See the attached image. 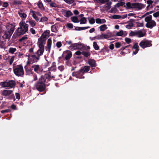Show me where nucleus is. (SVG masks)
Wrapping results in <instances>:
<instances>
[{
    "label": "nucleus",
    "instance_id": "obj_1",
    "mask_svg": "<svg viewBox=\"0 0 159 159\" xmlns=\"http://www.w3.org/2000/svg\"><path fill=\"white\" fill-rule=\"evenodd\" d=\"M51 73L42 75L35 84L36 89L39 92H44L46 89V84L51 80Z\"/></svg>",
    "mask_w": 159,
    "mask_h": 159
},
{
    "label": "nucleus",
    "instance_id": "obj_2",
    "mask_svg": "<svg viewBox=\"0 0 159 159\" xmlns=\"http://www.w3.org/2000/svg\"><path fill=\"white\" fill-rule=\"evenodd\" d=\"M19 27L18 28L13 34L12 39H16L20 36L23 35L28 31L29 25L25 21H21L19 24Z\"/></svg>",
    "mask_w": 159,
    "mask_h": 159
},
{
    "label": "nucleus",
    "instance_id": "obj_3",
    "mask_svg": "<svg viewBox=\"0 0 159 159\" xmlns=\"http://www.w3.org/2000/svg\"><path fill=\"white\" fill-rule=\"evenodd\" d=\"M15 23L11 24L8 25V28L6 30L1 31L0 34L2 38L4 39H10L15 29Z\"/></svg>",
    "mask_w": 159,
    "mask_h": 159
},
{
    "label": "nucleus",
    "instance_id": "obj_4",
    "mask_svg": "<svg viewBox=\"0 0 159 159\" xmlns=\"http://www.w3.org/2000/svg\"><path fill=\"white\" fill-rule=\"evenodd\" d=\"M0 85L2 87L9 88H14L16 85V82L13 80H10L8 82L4 81L0 83Z\"/></svg>",
    "mask_w": 159,
    "mask_h": 159
},
{
    "label": "nucleus",
    "instance_id": "obj_5",
    "mask_svg": "<svg viewBox=\"0 0 159 159\" xmlns=\"http://www.w3.org/2000/svg\"><path fill=\"white\" fill-rule=\"evenodd\" d=\"M13 71L15 74L17 76H22L24 74L23 67L21 65L16 66L14 68Z\"/></svg>",
    "mask_w": 159,
    "mask_h": 159
},
{
    "label": "nucleus",
    "instance_id": "obj_6",
    "mask_svg": "<svg viewBox=\"0 0 159 159\" xmlns=\"http://www.w3.org/2000/svg\"><path fill=\"white\" fill-rule=\"evenodd\" d=\"M71 52L68 50L64 51L61 57L66 60H69L72 56Z\"/></svg>",
    "mask_w": 159,
    "mask_h": 159
},
{
    "label": "nucleus",
    "instance_id": "obj_7",
    "mask_svg": "<svg viewBox=\"0 0 159 159\" xmlns=\"http://www.w3.org/2000/svg\"><path fill=\"white\" fill-rule=\"evenodd\" d=\"M83 74H84L82 72V70L80 69L79 71L73 72L72 74V75L77 78L84 79L85 77L83 76Z\"/></svg>",
    "mask_w": 159,
    "mask_h": 159
},
{
    "label": "nucleus",
    "instance_id": "obj_8",
    "mask_svg": "<svg viewBox=\"0 0 159 159\" xmlns=\"http://www.w3.org/2000/svg\"><path fill=\"white\" fill-rule=\"evenodd\" d=\"M139 45L142 48H144L146 47H150L152 44L148 41L142 40L140 43Z\"/></svg>",
    "mask_w": 159,
    "mask_h": 159
},
{
    "label": "nucleus",
    "instance_id": "obj_9",
    "mask_svg": "<svg viewBox=\"0 0 159 159\" xmlns=\"http://www.w3.org/2000/svg\"><path fill=\"white\" fill-rule=\"evenodd\" d=\"M32 67L34 68V71L37 74L41 73L43 71V69L40 67L39 65H33Z\"/></svg>",
    "mask_w": 159,
    "mask_h": 159
},
{
    "label": "nucleus",
    "instance_id": "obj_10",
    "mask_svg": "<svg viewBox=\"0 0 159 159\" xmlns=\"http://www.w3.org/2000/svg\"><path fill=\"white\" fill-rule=\"evenodd\" d=\"M156 22L153 20L148 22L146 25V26L149 28L152 29L153 27L156 26Z\"/></svg>",
    "mask_w": 159,
    "mask_h": 159
},
{
    "label": "nucleus",
    "instance_id": "obj_11",
    "mask_svg": "<svg viewBox=\"0 0 159 159\" xmlns=\"http://www.w3.org/2000/svg\"><path fill=\"white\" fill-rule=\"evenodd\" d=\"M52 43V41L51 38L49 39L48 40L47 46V47L46 48V50H47V49H48V51L49 52H50V51Z\"/></svg>",
    "mask_w": 159,
    "mask_h": 159
},
{
    "label": "nucleus",
    "instance_id": "obj_12",
    "mask_svg": "<svg viewBox=\"0 0 159 159\" xmlns=\"http://www.w3.org/2000/svg\"><path fill=\"white\" fill-rule=\"evenodd\" d=\"M88 64L92 67H95L96 66V61L94 59H89L88 61Z\"/></svg>",
    "mask_w": 159,
    "mask_h": 159
},
{
    "label": "nucleus",
    "instance_id": "obj_13",
    "mask_svg": "<svg viewBox=\"0 0 159 159\" xmlns=\"http://www.w3.org/2000/svg\"><path fill=\"white\" fill-rule=\"evenodd\" d=\"M31 59H32V63L37 62L39 60L40 57L37 56L36 57L35 55H32L31 56Z\"/></svg>",
    "mask_w": 159,
    "mask_h": 159
},
{
    "label": "nucleus",
    "instance_id": "obj_14",
    "mask_svg": "<svg viewBox=\"0 0 159 159\" xmlns=\"http://www.w3.org/2000/svg\"><path fill=\"white\" fill-rule=\"evenodd\" d=\"M18 13L20 16L24 19H25L27 17V15L23 12V11L21 9L18 11Z\"/></svg>",
    "mask_w": 159,
    "mask_h": 159
},
{
    "label": "nucleus",
    "instance_id": "obj_15",
    "mask_svg": "<svg viewBox=\"0 0 159 159\" xmlns=\"http://www.w3.org/2000/svg\"><path fill=\"white\" fill-rule=\"evenodd\" d=\"M25 71L26 73L29 75L33 74V72L32 71V70L31 69L28 68L27 66H25L24 67Z\"/></svg>",
    "mask_w": 159,
    "mask_h": 159
},
{
    "label": "nucleus",
    "instance_id": "obj_16",
    "mask_svg": "<svg viewBox=\"0 0 159 159\" xmlns=\"http://www.w3.org/2000/svg\"><path fill=\"white\" fill-rule=\"evenodd\" d=\"M145 5L141 3L137 2L136 9L140 10L145 7Z\"/></svg>",
    "mask_w": 159,
    "mask_h": 159
},
{
    "label": "nucleus",
    "instance_id": "obj_17",
    "mask_svg": "<svg viewBox=\"0 0 159 159\" xmlns=\"http://www.w3.org/2000/svg\"><path fill=\"white\" fill-rule=\"evenodd\" d=\"M146 34V33H143L141 30L137 31V36L139 38L145 36Z\"/></svg>",
    "mask_w": 159,
    "mask_h": 159
},
{
    "label": "nucleus",
    "instance_id": "obj_18",
    "mask_svg": "<svg viewBox=\"0 0 159 159\" xmlns=\"http://www.w3.org/2000/svg\"><path fill=\"white\" fill-rule=\"evenodd\" d=\"M12 91L10 90H4L2 92V95L7 96L11 94Z\"/></svg>",
    "mask_w": 159,
    "mask_h": 159
},
{
    "label": "nucleus",
    "instance_id": "obj_19",
    "mask_svg": "<svg viewBox=\"0 0 159 159\" xmlns=\"http://www.w3.org/2000/svg\"><path fill=\"white\" fill-rule=\"evenodd\" d=\"M56 63L55 62H53L52 64V66L51 67H50L48 68V71H52L56 70ZM49 72H50L51 73V72L50 71H49L48 74L49 73Z\"/></svg>",
    "mask_w": 159,
    "mask_h": 159
},
{
    "label": "nucleus",
    "instance_id": "obj_20",
    "mask_svg": "<svg viewBox=\"0 0 159 159\" xmlns=\"http://www.w3.org/2000/svg\"><path fill=\"white\" fill-rule=\"evenodd\" d=\"M81 69L82 70V72L84 74V73L87 72L90 69V66H85L84 68L82 67Z\"/></svg>",
    "mask_w": 159,
    "mask_h": 159
},
{
    "label": "nucleus",
    "instance_id": "obj_21",
    "mask_svg": "<svg viewBox=\"0 0 159 159\" xmlns=\"http://www.w3.org/2000/svg\"><path fill=\"white\" fill-rule=\"evenodd\" d=\"M77 43H72L71 46H69L68 49L71 50L77 49Z\"/></svg>",
    "mask_w": 159,
    "mask_h": 159
},
{
    "label": "nucleus",
    "instance_id": "obj_22",
    "mask_svg": "<svg viewBox=\"0 0 159 159\" xmlns=\"http://www.w3.org/2000/svg\"><path fill=\"white\" fill-rule=\"evenodd\" d=\"M30 12L32 13V16L36 21H38L39 20V18L36 16L35 13V11L31 10L30 11Z\"/></svg>",
    "mask_w": 159,
    "mask_h": 159
},
{
    "label": "nucleus",
    "instance_id": "obj_23",
    "mask_svg": "<svg viewBox=\"0 0 159 159\" xmlns=\"http://www.w3.org/2000/svg\"><path fill=\"white\" fill-rule=\"evenodd\" d=\"M90 26H87L84 27H75V30H82L90 28Z\"/></svg>",
    "mask_w": 159,
    "mask_h": 159
},
{
    "label": "nucleus",
    "instance_id": "obj_24",
    "mask_svg": "<svg viewBox=\"0 0 159 159\" xmlns=\"http://www.w3.org/2000/svg\"><path fill=\"white\" fill-rule=\"evenodd\" d=\"M106 3L104 5V7L105 8H107L109 10L111 7V5L112 4V2L109 0V1L106 2Z\"/></svg>",
    "mask_w": 159,
    "mask_h": 159
},
{
    "label": "nucleus",
    "instance_id": "obj_25",
    "mask_svg": "<svg viewBox=\"0 0 159 159\" xmlns=\"http://www.w3.org/2000/svg\"><path fill=\"white\" fill-rule=\"evenodd\" d=\"M38 5L39 7L40 8V9L42 11H44L45 10L44 7L43 6V4L41 1H39Z\"/></svg>",
    "mask_w": 159,
    "mask_h": 159
},
{
    "label": "nucleus",
    "instance_id": "obj_26",
    "mask_svg": "<svg viewBox=\"0 0 159 159\" xmlns=\"http://www.w3.org/2000/svg\"><path fill=\"white\" fill-rule=\"evenodd\" d=\"M46 40H45L41 38H39L38 40V44L44 45L45 44Z\"/></svg>",
    "mask_w": 159,
    "mask_h": 159
},
{
    "label": "nucleus",
    "instance_id": "obj_27",
    "mask_svg": "<svg viewBox=\"0 0 159 159\" xmlns=\"http://www.w3.org/2000/svg\"><path fill=\"white\" fill-rule=\"evenodd\" d=\"M26 22H29L32 27H34L36 24V22L32 20H30L29 21H26Z\"/></svg>",
    "mask_w": 159,
    "mask_h": 159
},
{
    "label": "nucleus",
    "instance_id": "obj_28",
    "mask_svg": "<svg viewBox=\"0 0 159 159\" xmlns=\"http://www.w3.org/2000/svg\"><path fill=\"white\" fill-rule=\"evenodd\" d=\"M98 28L100 29L101 31H104L107 29V27L106 24H104L101 25Z\"/></svg>",
    "mask_w": 159,
    "mask_h": 159
},
{
    "label": "nucleus",
    "instance_id": "obj_29",
    "mask_svg": "<svg viewBox=\"0 0 159 159\" xmlns=\"http://www.w3.org/2000/svg\"><path fill=\"white\" fill-rule=\"evenodd\" d=\"M77 49H81L84 48L85 46L84 44L81 43H77Z\"/></svg>",
    "mask_w": 159,
    "mask_h": 159
},
{
    "label": "nucleus",
    "instance_id": "obj_30",
    "mask_svg": "<svg viewBox=\"0 0 159 159\" xmlns=\"http://www.w3.org/2000/svg\"><path fill=\"white\" fill-rule=\"evenodd\" d=\"M22 1L18 0H14L12 2L13 5H20L22 4Z\"/></svg>",
    "mask_w": 159,
    "mask_h": 159
},
{
    "label": "nucleus",
    "instance_id": "obj_31",
    "mask_svg": "<svg viewBox=\"0 0 159 159\" xmlns=\"http://www.w3.org/2000/svg\"><path fill=\"white\" fill-rule=\"evenodd\" d=\"M46 32H47V34H49V33L47 31H45L44 33L42 34L41 36L40 37L42 39H43L46 40V37L47 36V34H46Z\"/></svg>",
    "mask_w": 159,
    "mask_h": 159
},
{
    "label": "nucleus",
    "instance_id": "obj_32",
    "mask_svg": "<svg viewBox=\"0 0 159 159\" xmlns=\"http://www.w3.org/2000/svg\"><path fill=\"white\" fill-rule=\"evenodd\" d=\"M44 51V50L39 49L36 53L37 55V56L40 57V56L43 55Z\"/></svg>",
    "mask_w": 159,
    "mask_h": 159
},
{
    "label": "nucleus",
    "instance_id": "obj_33",
    "mask_svg": "<svg viewBox=\"0 0 159 159\" xmlns=\"http://www.w3.org/2000/svg\"><path fill=\"white\" fill-rule=\"evenodd\" d=\"M94 1H96L98 3L102 4L105 3L106 2L109 1V0H94Z\"/></svg>",
    "mask_w": 159,
    "mask_h": 159
},
{
    "label": "nucleus",
    "instance_id": "obj_34",
    "mask_svg": "<svg viewBox=\"0 0 159 159\" xmlns=\"http://www.w3.org/2000/svg\"><path fill=\"white\" fill-rule=\"evenodd\" d=\"M71 20L74 23H78L80 21L78 20L77 16H74L71 17Z\"/></svg>",
    "mask_w": 159,
    "mask_h": 159
},
{
    "label": "nucleus",
    "instance_id": "obj_35",
    "mask_svg": "<svg viewBox=\"0 0 159 159\" xmlns=\"http://www.w3.org/2000/svg\"><path fill=\"white\" fill-rule=\"evenodd\" d=\"M51 31L52 32L57 33L58 30L57 29V27L55 25H52L51 26Z\"/></svg>",
    "mask_w": 159,
    "mask_h": 159
},
{
    "label": "nucleus",
    "instance_id": "obj_36",
    "mask_svg": "<svg viewBox=\"0 0 159 159\" xmlns=\"http://www.w3.org/2000/svg\"><path fill=\"white\" fill-rule=\"evenodd\" d=\"M152 20V16L151 15L146 17L145 18V21L147 23L149 22Z\"/></svg>",
    "mask_w": 159,
    "mask_h": 159
},
{
    "label": "nucleus",
    "instance_id": "obj_37",
    "mask_svg": "<svg viewBox=\"0 0 159 159\" xmlns=\"http://www.w3.org/2000/svg\"><path fill=\"white\" fill-rule=\"evenodd\" d=\"M16 51V48L11 47L9 48L8 52L12 54H13Z\"/></svg>",
    "mask_w": 159,
    "mask_h": 159
},
{
    "label": "nucleus",
    "instance_id": "obj_38",
    "mask_svg": "<svg viewBox=\"0 0 159 159\" xmlns=\"http://www.w3.org/2000/svg\"><path fill=\"white\" fill-rule=\"evenodd\" d=\"M80 24H85L87 22V20L85 17H83L80 19Z\"/></svg>",
    "mask_w": 159,
    "mask_h": 159
},
{
    "label": "nucleus",
    "instance_id": "obj_39",
    "mask_svg": "<svg viewBox=\"0 0 159 159\" xmlns=\"http://www.w3.org/2000/svg\"><path fill=\"white\" fill-rule=\"evenodd\" d=\"M129 36L131 37L135 36H137V31H131L129 34Z\"/></svg>",
    "mask_w": 159,
    "mask_h": 159
},
{
    "label": "nucleus",
    "instance_id": "obj_40",
    "mask_svg": "<svg viewBox=\"0 0 159 159\" xmlns=\"http://www.w3.org/2000/svg\"><path fill=\"white\" fill-rule=\"evenodd\" d=\"M73 15L72 12L70 10L67 11L66 13V15L65 16L66 17H69L72 15Z\"/></svg>",
    "mask_w": 159,
    "mask_h": 159
},
{
    "label": "nucleus",
    "instance_id": "obj_41",
    "mask_svg": "<svg viewBox=\"0 0 159 159\" xmlns=\"http://www.w3.org/2000/svg\"><path fill=\"white\" fill-rule=\"evenodd\" d=\"M125 3L123 2H120L116 3L115 6V7H119L121 6H123L125 4Z\"/></svg>",
    "mask_w": 159,
    "mask_h": 159
},
{
    "label": "nucleus",
    "instance_id": "obj_42",
    "mask_svg": "<svg viewBox=\"0 0 159 159\" xmlns=\"http://www.w3.org/2000/svg\"><path fill=\"white\" fill-rule=\"evenodd\" d=\"M93 47L94 49L96 50H98L99 48V47L98 46L96 42H93Z\"/></svg>",
    "mask_w": 159,
    "mask_h": 159
},
{
    "label": "nucleus",
    "instance_id": "obj_43",
    "mask_svg": "<svg viewBox=\"0 0 159 159\" xmlns=\"http://www.w3.org/2000/svg\"><path fill=\"white\" fill-rule=\"evenodd\" d=\"M48 19L47 17L46 16H43L41 18L40 22H43L45 21H47L48 20Z\"/></svg>",
    "mask_w": 159,
    "mask_h": 159
},
{
    "label": "nucleus",
    "instance_id": "obj_44",
    "mask_svg": "<svg viewBox=\"0 0 159 159\" xmlns=\"http://www.w3.org/2000/svg\"><path fill=\"white\" fill-rule=\"evenodd\" d=\"M154 12V11H152L147 12L145 14H144V15H143L141 17H140V19H142V18H143V17H145L146 16L149 15L151 14H152Z\"/></svg>",
    "mask_w": 159,
    "mask_h": 159
},
{
    "label": "nucleus",
    "instance_id": "obj_45",
    "mask_svg": "<svg viewBox=\"0 0 159 159\" xmlns=\"http://www.w3.org/2000/svg\"><path fill=\"white\" fill-rule=\"evenodd\" d=\"M82 54L86 57H88L90 55V54L89 52H85L84 51L82 52Z\"/></svg>",
    "mask_w": 159,
    "mask_h": 159
},
{
    "label": "nucleus",
    "instance_id": "obj_46",
    "mask_svg": "<svg viewBox=\"0 0 159 159\" xmlns=\"http://www.w3.org/2000/svg\"><path fill=\"white\" fill-rule=\"evenodd\" d=\"M95 22V20L94 18L91 17L89 20V23L90 24L93 25Z\"/></svg>",
    "mask_w": 159,
    "mask_h": 159
},
{
    "label": "nucleus",
    "instance_id": "obj_47",
    "mask_svg": "<svg viewBox=\"0 0 159 159\" xmlns=\"http://www.w3.org/2000/svg\"><path fill=\"white\" fill-rule=\"evenodd\" d=\"M132 3H131L129 2H128L126 3V8L127 9H132Z\"/></svg>",
    "mask_w": 159,
    "mask_h": 159
},
{
    "label": "nucleus",
    "instance_id": "obj_48",
    "mask_svg": "<svg viewBox=\"0 0 159 159\" xmlns=\"http://www.w3.org/2000/svg\"><path fill=\"white\" fill-rule=\"evenodd\" d=\"M112 17L113 19H119L121 18V16L119 15H114L112 16Z\"/></svg>",
    "mask_w": 159,
    "mask_h": 159
},
{
    "label": "nucleus",
    "instance_id": "obj_49",
    "mask_svg": "<svg viewBox=\"0 0 159 159\" xmlns=\"http://www.w3.org/2000/svg\"><path fill=\"white\" fill-rule=\"evenodd\" d=\"M66 26L69 29H71L73 27V25L70 23H67L66 25Z\"/></svg>",
    "mask_w": 159,
    "mask_h": 159
},
{
    "label": "nucleus",
    "instance_id": "obj_50",
    "mask_svg": "<svg viewBox=\"0 0 159 159\" xmlns=\"http://www.w3.org/2000/svg\"><path fill=\"white\" fill-rule=\"evenodd\" d=\"M126 27L129 29L130 28L133 26V23H129L128 25L125 26Z\"/></svg>",
    "mask_w": 159,
    "mask_h": 159
},
{
    "label": "nucleus",
    "instance_id": "obj_51",
    "mask_svg": "<svg viewBox=\"0 0 159 159\" xmlns=\"http://www.w3.org/2000/svg\"><path fill=\"white\" fill-rule=\"evenodd\" d=\"M49 5L51 7H57V4L53 2H51L49 3Z\"/></svg>",
    "mask_w": 159,
    "mask_h": 159
},
{
    "label": "nucleus",
    "instance_id": "obj_52",
    "mask_svg": "<svg viewBox=\"0 0 159 159\" xmlns=\"http://www.w3.org/2000/svg\"><path fill=\"white\" fill-rule=\"evenodd\" d=\"M132 48L136 50L139 49V46L138 45V43H135L133 45Z\"/></svg>",
    "mask_w": 159,
    "mask_h": 159
},
{
    "label": "nucleus",
    "instance_id": "obj_53",
    "mask_svg": "<svg viewBox=\"0 0 159 159\" xmlns=\"http://www.w3.org/2000/svg\"><path fill=\"white\" fill-rule=\"evenodd\" d=\"M136 23L137 24L136 27H143L144 26L143 23H140V22H136Z\"/></svg>",
    "mask_w": 159,
    "mask_h": 159
},
{
    "label": "nucleus",
    "instance_id": "obj_54",
    "mask_svg": "<svg viewBox=\"0 0 159 159\" xmlns=\"http://www.w3.org/2000/svg\"><path fill=\"white\" fill-rule=\"evenodd\" d=\"M74 0H65V2L69 4H71L74 2Z\"/></svg>",
    "mask_w": 159,
    "mask_h": 159
},
{
    "label": "nucleus",
    "instance_id": "obj_55",
    "mask_svg": "<svg viewBox=\"0 0 159 159\" xmlns=\"http://www.w3.org/2000/svg\"><path fill=\"white\" fill-rule=\"evenodd\" d=\"M125 41L128 44L130 43L131 41V39L128 38H125Z\"/></svg>",
    "mask_w": 159,
    "mask_h": 159
},
{
    "label": "nucleus",
    "instance_id": "obj_56",
    "mask_svg": "<svg viewBox=\"0 0 159 159\" xmlns=\"http://www.w3.org/2000/svg\"><path fill=\"white\" fill-rule=\"evenodd\" d=\"M14 58L15 56H13L11 57L9 61V64L10 65H11L12 63L14 60Z\"/></svg>",
    "mask_w": 159,
    "mask_h": 159
},
{
    "label": "nucleus",
    "instance_id": "obj_57",
    "mask_svg": "<svg viewBox=\"0 0 159 159\" xmlns=\"http://www.w3.org/2000/svg\"><path fill=\"white\" fill-rule=\"evenodd\" d=\"M2 6L3 7L7 8L9 6L8 3L7 2H4L2 3Z\"/></svg>",
    "mask_w": 159,
    "mask_h": 159
},
{
    "label": "nucleus",
    "instance_id": "obj_58",
    "mask_svg": "<svg viewBox=\"0 0 159 159\" xmlns=\"http://www.w3.org/2000/svg\"><path fill=\"white\" fill-rule=\"evenodd\" d=\"M95 22L97 24H101L102 22L101 21V19L99 18H97L95 19Z\"/></svg>",
    "mask_w": 159,
    "mask_h": 159
},
{
    "label": "nucleus",
    "instance_id": "obj_59",
    "mask_svg": "<svg viewBox=\"0 0 159 159\" xmlns=\"http://www.w3.org/2000/svg\"><path fill=\"white\" fill-rule=\"evenodd\" d=\"M137 2L132 3V9H136L137 8Z\"/></svg>",
    "mask_w": 159,
    "mask_h": 159
},
{
    "label": "nucleus",
    "instance_id": "obj_60",
    "mask_svg": "<svg viewBox=\"0 0 159 159\" xmlns=\"http://www.w3.org/2000/svg\"><path fill=\"white\" fill-rule=\"evenodd\" d=\"M59 70L60 71H62L64 70V67L63 65H61L60 66H59L58 68Z\"/></svg>",
    "mask_w": 159,
    "mask_h": 159
},
{
    "label": "nucleus",
    "instance_id": "obj_61",
    "mask_svg": "<svg viewBox=\"0 0 159 159\" xmlns=\"http://www.w3.org/2000/svg\"><path fill=\"white\" fill-rule=\"evenodd\" d=\"M123 34V32L122 30H121L116 33V35L118 36H121Z\"/></svg>",
    "mask_w": 159,
    "mask_h": 159
},
{
    "label": "nucleus",
    "instance_id": "obj_62",
    "mask_svg": "<svg viewBox=\"0 0 159 159\" xmlns=\"http://www.w3.org/2000/svg\"><path fill=\"white\" fill-rule=\"evenodd\" d=\"M116 7H114L112 8L110 11H109V12H110L111 13H116Z\"/></svg>",
    "mask_w": 159,
    "mask_h": 159
},
{
    "label": "nucleus",
    "instance_id": "obj_63",
    "mask_svg": "<svg viewBox=\"0 0 159 159\" xmlns=\"http://www.w3.org/2000/svg\"><path fill=\"white\" fill-rule=\"evenodd\" d=\"M62 44L61 42H58L57 43L56 46L58 48H60L61 47Z\"/></svg>",
    "mask_w": 159,
    "mask_h": 159
},
{
    "label": "nucleus",
    "instance_id": "obj_64",
    "mask_svg": "<svg viewBox=\"0 0 159 159\" xmlns=\"http://www.w3.org/2000/svg\"><path fill=\"white\" fill-rule=\"evenodd\" d=\"M121 46V44L120 43L117 42L115 43V47L116 48H119Z\"/></svg>",
    "mask_w": 159,
    "mask_h": 159
}]
</instances>
